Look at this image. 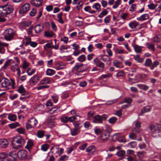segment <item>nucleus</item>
<instances>
[{"label": "nucleus", "instance_id": "nucleus-1", "mask_svg": "<svg viewBox=\"0 0 161 161\" xmlns=\"http://www.w3.org/2000/svg\"><path fill=\"white\" fill-rule=\"evenodd\" d=\"M13 7L8 4L0 7V22H5L6 21V19L4 18V17L7 14L13 12Z\"/></svg>", "mask_w": 161, "mask_h": 161}, {"label": "nucleus", "instance_id": "nucleus-2", "mask_svg": "<svg viewBox=\"0 0 161 161\" xmlns=\"http://www.w3.org/2000/svg\"><path fill=\"white\" fill-rule=\"evenodd\" d=\"M149 129L152 132V136L154 138L161 137V125L157 124L154 125L151 124Z\"/></svg>", "mask_w": 161, "mask_h": 161}, {"label": "nucleus", "instance_id": "nucleus-3", "mask_svg": "<svg viewBox=\"0 0 161 161\" xmlns=\"http://www.w3.org/2000/svg\"><path fill=\"white\" fill-rule=\"evenodd\" d=\"M25 143V141L24 138L21 136L14 137L12 141L13 147L16 149L22 147Z\"/></svg>", "mask_w": 161, "mask_h": 161}, {"label": "nucleus", "instance_id": "nucleus-4", "mask_svg": "<svg viewBox=\"0 0 161 161\" xmlns=\"http://www.w3.org/2000/svg\"><path fill=\"white\" fill-rule=\"evenodd\" d=\"M112 129L110 127H108L103 131V132L98 137L99 141L100 142L103 143L105 142L110 136Z\"/></svg>", "mask_w": 161, "mask_h": 161}, {"label": "nucleus", "instance_id": "nucleus-5", "mask_svg": "<svg viewBox=\"0 0 161 161\" xmlns=\"http://www.w3.org/2000/svg\"><path fill=\"white\" fill-rule=\"evenodd\" d=\"M15 34V31L11 28L6 30L3 33L5 39L7 41H10Z\"/></svg>", "mask_w": 161, "mask_h": 161}, {"label": "nucleus", "instance_id": "nucleus-6", "mask_svg": "<svg viewBox=\"0 0 161 161\" xmlns=\"http://www.w3.org/2000/svg\"><path fill=\"white\" fill-rule=\"evenodd\" d=\"M37 124V121L34 117L31 118L25 124V126L27 130H29L35 127Z\"/></svg>", "mask_w": 161, "mask_h": 161}, {"label": "nucleus", "instance_id": "nucleus-7", "mask_svg": "<svg viewBox=\"0 0 161 161\" xmlns=\"http://www.w3.org/2000/svg\"><path fill=\"white\" fill-rule=\"evenodd\" d=\"M1 82V85L2 87L7 88L11 85V82L9 80L0 76V82Z\"/></svg>", "mask_w": 161, "mask_h": 161}, {"label": "nucleus", "instance_id": "nucleus-8", "mask_svg": "<svg viewBox=\"0 0 161 161\" xmlns=\"http://www.w3.org/2000/svg\"><path fill=\"white\" fill-rule=\"evenodd\" d=\"M30 9V5L28 3H26L24 4L20 8L19 10V13L23 14L26 13Z\"/></svg>", "mask_w": 161, "mask_h": 161}, {"label": "nucleus", "instance_id": "nucleus-9", "mask_svg": "<svg viewBox=\"0 0 161 161\" xmlns=\"http://www.w3.org/2000/svg\"><path fill=\"white\" fill-rule=\"evenodd\" d=\"M40 77L36 75H34L30 80V82L32 86L36 85L39 81Z\"/></svg>", "mask_w": 161, "mask_h": 161}, {"label": "nucleus", "instance_id": "nucleus-10", "mask_svg": "<svg viewBox=\"0 0 161 161\" xmlns=\"http://www.w3.org/2000/svg\"><path fill=\"white\" fill-rule=\"evenodd\" d=\"M17 155L20 159H23L27 157V152L25 150H20L17 153Z\"/></svg>", "mask_w": 161, "mask_h": 161}, {"label": "nucleus", "instance_id": "nucleus-11", "mask_svg": "<svg viewBox=\"0 0 161 161\" xmlns=\"http://www.w3.org/2000/svg\"><path fill=\"white\" fill-rule=\"evenodd\" d=\"M83 65V64H82L77 63L74 67L73 69L74 71H76L78 72H83L84 71L82 68Z\"/></svg>", "mask_w": 161, "mask_h": 161}, {"label": "nucleus", "instance_id": "nucleus-12", "mask_svg": "<svg viewBox=\"0 0 161 161\" xmlns=\"http://www.w3.org/2000/svg\"><path fill=\"white\" fill-rule=\"evenodd\" d=\"M139 23L136 20L130 21L128 24L130 28L134 31L139 25Z\"/></svg>", "mask_w": 161, "mask_h": 161}, {"label": "nucleus", "instance_id": "nucleus-13", "mask_svg": "<svg viewBox=\"0 0 161 161\" xmlns=\"http://www.w3.org/2000/svg\"><path fill=\"white\" fill-rule=\"evenodd\" d=\"M8 144V142L6 139H2L0 140V147L2 148H6Z\"/></svg>", "mask_w": 161, "mask_h": 161}, {"label": "nucleus", "instance_id": "nucleus-14", "mask_svg": "<svg viewBox=\"0 0 161 161\" xmlns=\"http://www.w3.org/2000/svg\"><path fill=\"white\" fill-rule=\"evenodd\" d=\"M9 155L10 157V160L11 161H16L17 159V155L16 152L12 151L9 152Z\"/></svg>", "mask_w": 161, "mask_h": 161}, {"label": "nucleus", "instance_id": "nucleus-15", "mask_svg": "<svg viewBox=\"0 0 161 161\" xmlns=\"http://www.w3.org/2000/svg\"><path fill=\"white\" fill-rule=\"evenodd\" d=\"M92 122L95 123L101 124L103 123L101 116L98 115L95 116Z\"/></svg>", "mask_w": 161, "mask_h": 161}, {"label": "nucleus", "instance_id": "nucleus-16", "mask_svg": "<svg viewBox=\"0 0 161 161\" xmlns=\"http://www.w3.org/2000/svg\"><path fill=\"white\" fill-rule=\"evenodd\" d=\"M42 0H32L31 3L34 6L38 7L42 5Z\"/></svg>", "mask_w": 161, "mask_h": 161}, {"label": "nucleus", "instance_id": "nucleus-17", "mask_svg": "<svg viewBox=\"0 0 161 161\" xmlns=\"http://www.w3.org/2000/svg\"><path fill=\"white\" fill-rule=\"evenodd\" d=\"M43 26L40 24L37 25L34 27L35 32L36 33H39L42 31L43 29Z\"/></svg>", "mask_w": 161, "mask_h": 161}, {"label": "nucleus", "instance_id": "nucleus-18", "mask_svg": "<svg viewBox=\"0 0 161 161\" xmlns=\"http://www.w3.org/2000/svg\"><path fill=\"white\" fill-rule=\"evenodd\" d=\"M149 18V16L148 14H145L137 18L136 19L139 21H144L148 19Z\"/></svg>", "mask_w": 161, "mask_h": 161}, {"label": "nucleus", "instance_id": "nucleus-19", "mask_svg": "<svg viewBox=\"0 0 161 161\" xmlns=\"http://www.w3.org/2000/svg\"><path fill=\"white\" fill-rule=\"evenodd\" d=\"M71 134L72 136L78 135L80 132L79 128H73L70 130Z\"/></svg>", "mask_w": 161, "mask_h": 161}, {"label": "nucleus", "instance_id": "nucleus-20", "mask_svg": "<svg viewBox=\"0 0 161 161\" xmlns=\"http://www.w3.org/2000/svg\"><path fill=\"white\" fill-rule=\"evenodd\" d=\"M55 117L53 116H52L51 118L48 119V122L49 125L53 127L56 125V122L53 121Z\"/></svg>", "mask_w": 161, "mask_h": 161}, {"label": "nucleus", "instance_id": "nucleus-21", "mask_svg": "<svg viewBox=\"0 0 161 161\" xmlns=\"http://www.w3.org/2000/svg\"><path fill=\"white\" fill-rule=\"evenodd\" d=\"M147 47L149 49L152 51L153 52L155 51V45L153 43H146Z\"/></svg>", "mask_w": 161, "mask_h": 161}, {"label": "nucleus", "instance_id": "nucleus-22", "mask_svg": "<svg viewBox=\"0 0 161 161\" xmlns=\"http://www.w3.org/2000/svg\"><path fill=\"white\" fill-rule=\"evenodd\" d=\"M152 109V107L150 105L146 106L142 109L141 111L142 113L150 112Z\"/></svg>", "mask_w": 161, "mask_h": 161}, {"label": "nucleus", "instance_id": "nucleus-23", "mask_svg": "<svg viewBox=\"0 0 161 161\" xmlns=\"http://www.w3.org/2000/svg\"><path fill=\"white\" fill-rule=\"evenodd\" d=\"M132 46L135 50V52L136 53H140L142 51V47L138 45L134 44L132 45Z\"/></svg>", "mask_w": 161, "mask_h": 161}, {"label": "nucleus", "instance_id": "nucleus-24", "mask_svg": "<svg viewBox=\"0 0 161 161\" xmlns=\"http://www.w3.org/2000/svg\"><path fill=\"white\" fill-rule=\"evenodd\" d=\"M137 87H138L139 89H142L144 91H146L147 90L149 87L146 85L139 84L136 85Z\"/></svg>", "mask_w": 161, "mask_h": 161}, {"label": "nucleus", "instance_id": "nucleus-25", "mask_svg": "<svg viewBox=\"0 0 161 161\" xmlns=\"http://www.w3.org/2000/svg\"><path fill=\"white\" fill-rule=\"evenodd\" d=\"M50 78L48 77L44 78L40 82V85L49 84L50 83Z\"/></svg>", "mask_w": 161, "mask_h": 161}, {"label": "nucleus", "instance_id": "nucleus-26", "mask_svg": "<svg viewBox=\"0 0 161 161\" xmlns=\"http://www.w3.org/2000/svg\"><path fill=\"white\" fill-rule=\"evenodd\" d=\"M8 118L9 120L12 121H14L17 119V116L15 114H8Z\"/></svg>", "mask_w": 161, "mask_h": 161}, {"label": "nucleus", "instance_id": "nucleus-27", "mask_svg": "<svg viewBox=\"0 0 161 161\" xmlns=\"http://www.w3.org/2000/svg\"><path fill=\"white\" fill-rule=\"evenodd\" d=\"M62 15L63 13L62 12H60L57 15V17L58 19L57 21L58 22L61 24H63L64 23V21L62 18Z\"/></svg>", "mask_w": 161, "mask_h": 161}, {"label": "nucleus", "instance_id": "nucleus-28", "mask_svg": "<svg viewBox=\"0 0 161 161\" xmlns=\"http://www.w3.org/2000/svg\"><path fill=\"white\" fill-rule=\"evenodd\" d=\"M12 63H14V61L11 59H9L7 60L5 62L2 68L4 69H6L8 66L10 65Z\"/></svg>", "mask_w": 161, "mask_h": 161}, {"label": "nucleus", "instance_id": "nucleus-29", "mask_svg": "<svg viewBox=\"0 0 161 161\" xmlns=\"http://www.w3.org/2000/svg\"><path fill=\"white\" fill-rule=\"evenodd\" d=\"M152 61L151 59L147 58L145 60L144 65L146 67H149L150 68V67H151L152 66Z\"/></svg>", "mask_w": 161, "mask_h": 161}, {"label": "nucleus", "instance_id": "nucleus-30", "mask_svg": "<svg viewBox=\"0 0 161 161\" xmlns=\"http://www.w3.org/2000/svg\"><path fill=\"white\" fill-rule=\"evenodd\" d=\"M46 75L48 76H52L55 74L56 71L53 69H48L46 70Z\"/></svg>", "mask_w": 161, "mask_h": 161}, {"label": "nucleus", "instance_id": "nucleus-31", "mask_svg": "<svg viewBox=\"0 0 161 161\" xmlns=\"http://www.w3.org/2000/svg\"><path fill=\"white\" fill-rule=\"evenodd\" d=\"M114 51L116 54H121L127 53V52L123 49H119L118 48H115Z\"/></svg>", "mask_w": 161, "mask_h": 161}, {"label": "nucleus", "instance_id": "nucleus-32", "mask_svg": "<svg viewBox=\"0 0 161 161\" xmlns=\"http://www.w3.org/2000/svg\"><path fill=\"white\" fill-rule=\"evenodd\" d=\"M86 151L88 153H93L95 151L96 149L94 146L92 145L88 147L86 149Z\"/></svg>", "mask_w": 161, "mask_h": 161}, {"label": "nucleus", "instance_id": "nucleus-33", "mask_svg": "<svg viewBox=\"0 0 161 161\" xmlns=\"http://www.w3.org/2000/svg\"><path fill=\"white\" fill-rule=\"evenodd\" d=\"M54 35V33L52 31H48L44 32V35L47 37H52Z\"/></svg>", "mask_w": 161, "mask_h": 161}, {"label": "nucleus", "instance_id": "nucleus-34", "mask_svg": "<svg viewBox=\"0 0 161 161\" xmlns=\"http://www.w3.org/2000/svg\"><path fill=\"white\" fill-rule=\"evenodd\" d=\"M19 126L20 124L17 122L10 124L8 125L9 127L12 129H14L15 128Z\"/></svg>", "mask_w": 161, "mask_h": 161}, {"label": "nucleus", "instance_id": "nucleus-35", "mask_svg": "<svg viewBox=\"0 0 161 161\" xmlns=\"http://www.w3.org/2000/svg\"><path fill=\"white\" fill-rule=\"evenodd\" d=\"M101 5L98 3H96L93 4L92 7L93 8L95 9L97 11L99 12L101 10Z\"/></svg>", "mask_w": 161, "mask_h": 161}, {"label": "nucleus", "instance_id": "nucleus-36", "mask_svg": "<svg viewBox=\"0 0 161 161\" xmlns=\"http://www.w3.org/2000/svg\"><path fill=\"white\" fill-rule=\"evenodd\" d=\"M36 71V69L30 68L27 69V73L28 75L30 76L34 74Z\"/></svg>", "mask_w": 161, "mask_h": 161}, {"label": "nucleus", "instance_id": "nucleus-37", "mask_svg": "<svg viewBox=\"0 0 161 161\" xmlns=\"http://www.w3.org/2000/svg\"><path fill=\"white\" fill-rule=\"evenodd\" d=\"M108 14V11L106 9H104L101 13L98 15V17L102 18L104 16H105Z\"/></svg>", "mask_w": 161, "mask_h": 161}, {"label": "nucleus", "instance_id": "nucleus-38", "mask_svg": "<svg viewBox=\"0 0 161 161\" xmlns=\"http://www.w3.org/2000/svg\"><path fill=\"white\" fill-rule=\"evenodd\" d=\"M140 55H134V58L136 61H137L140 63H142L143 62V59L142 58H140Z\"/></svg>", "mask_w": 161, "mask_h": 161}, {"label": "nucleus", "instance_id": "nucleus-39", "mask_svg": "<svg viewBox=\"0 0 161 161\" xmlns=\"http://www.w3.org/2000/svg\"><path fill=\"white\" fill-rule=\"evenodd\" d=\"M112 75L111 73H108L105 75H102L99 78L100 80H103V79L106 78L108 77H111L112 76Z\"/></svg>", "mask_w": 161, "mask_h": 161}, {"label": "nucleus", "instance_id": "nucleus-40", "mask_svg": "<svg viewBox=\"0 0 161 161\" xmlns=\"http://www.w3.org/2000/svg\"><path fill=\"white\" fill-rule=\"evenodd\" d=\"M33 146V143L32 141L31 140H29L27 142V145L26 148L28 149H30Z\"/></svg>", "mask_w": 161, "mask_h": 161}, {"label": "nucleus", "instance_id": "nucleus-41", "mask_svg": "<svg viewBox=\"0 0 161 161\" xmlns=\"http://www.w3.org/2000/svg\"><path fill=\"white\" fill-rule=\"evenodd\" d=\"M59 108L58 107H54L49 110L47 112L49 114H53L56 113L57 111H58Z\"/></svg>", "mask_w": 161, "mask_h": 161}, {"label": "nucleus", "instance_id": "nucleus-42", "mask_svg": "<svg viewBox=\"0 0 161 161\" xmlns=\"http://www.w3.org/2000/svg\"><path fill=\"white\" fill-rule=\"evenodd\" d=\"M153 41L155 42H159L161 40V35H158L153 38Z\"/></svg>", "mask_w": 161, "mask_h": 161}, {"label": "nucleus", "instance_id": "nucleus-43", "mask_svg": "<svg viewBox=\"0 0 161 161\" xmlns=\"http://www.w3.org/2000/svg\"><path fill=\"white\" fill-rule=\"evenodd\" d=\"M44 135V131L42 130H39L37 131V136L38 137L42 138Z\"/></svg>", "mask_w": 161, "mask_h": 161}, {"label": "nucleus", "instance_id": "nucleus-44", "mask_svg": "<svg viewBox=\"0 0 161 161\" xmlns=\"http://www.w3.org/2000/svg\"><path fill=\"white\" fill-rule=\"evenodd\" d=\"M49 147V145L47 144L42 145L41 147V149L42 151L45 152L47 151Z\"/></svg>", "mask_w": 161, "mask_h": 161}, {"label": "nucleus", "instance_id": "nucleus-45", "mask_svg": "<svg viewBox=\"0 0 161 161\" xmlns=\"http://www.w3.org/2000/svg\"><path fill=\"white\" fill-rule=\"evenodd\" d=\"M104 130H102L100 129L96 128L94 130V132L97 135H100Z\"/></svg>", "mask_w": 161, "mask_h": 161}, {"label": "nucleus", "instance_id": "nucleus-46", "mask_svg": "<svg viewBox=\"0 0 161 161\" xmlns=\"http://www.w3.org/2000/svg\"><path fill=\"white\" fill-rule=\"evenodd\" d=\"M86 59V57L84 55H82L80 56L78 58V60L80 62H84Z\"/></svg>", "mask_w": 161, "mask_h": 161}, {"label": "nucleus", "instance_id": "nucleus-47", "mask_svg": "<svg viewBox=\"0 0 161 161\" xmlns=\"http://www.w3.org/2000/svg\"><path fill=\"white\" fill-rule=\"evenodd\" d=\"M52 153L56 154L58 153L59 147H58L54 146L51 148Z\"/></svg>", "mask_w": 161, "mask_h": 161}, {"label": "nucleus", "instance_id": "nucleus-48", "mask_svg": "<svg viewBox=\"0 0 161 161\" xmlns=\"http://www.w3.org/2000/svg\"><path fill=\"white\" fill-rule=\"evenodd\" d=\"M121 0H117L114 2V4L113 6V8L115 9L117 8L118 6L121 4Z\"/></svg>", "mask_w": 161, "mask_h": 161}, {"label": "nucleus", "instance_id": "nucleus-49", "mask_svg": "<svg viewBox=\"0 0 161 161\" xmlns=\"http://www.w3.org/2000/svg\"><path fill=\"white\" fill-rule=\"evenodd\" d=\"M17 91L20 93H23L25 92V90L23 86H20L19 87Z\"/></svg>", "mask_w": 161, "mask_h": 161}, {"label": "nucleus", "instance_id": "nucleus-50", "mask_svg": "<svg viewBox=\"0 0 161 161\" xmlns=\"http://www.w3.org/2000/svg\"><path fill=\"white\" fill-rule=\"evenodd\" d=\"M136 145V143L135 142H132L129 143L128 144V147L130 148H134Z\"/></svg>", "mask_w": 161, "mask_h": 161}, {"label": "nucleus", "instance_id": "nucleus-51", "mask_svg": "<svg viewBox=\"0 0 161 161\" xmlns=\"http://www.w3.org/2000/svg\"><path fill=\"white\" fill-rule=\"evenodd\" d=\"M16 130L19 134H25V129L22 127L17 128Z\"/></svg>", "mask_w": 161, "mask_h": 161}, {"label": "nucleus", "instance_id": "nucleus-52", "mask_svg": "<svg viewBox=\"0 0 161 161\" xmlns=\"http://www.w3.org/2000/svg\"><path fill=\"white\" fill-rule=\"evenodd\" d=\"M129 137L131 139L135 140L136 137V134L134 132H133L130 134L129 135Z\"/></svg>", "mask_w": 161, "mask_h": 161}, {"label": "nucleus", "instance_id": "nucleus-53", "mask_svg": "<svg viewBox=\"0 0 161 161\" xmlns=\"http://www.w3.org/2000/svg\"><path fill=\"white\" fill-rule=\"evenodd\" d=\"M159 64V62L157 61H155L153 62L151 67H150V69L153 70L154 67H156Z\"/></svg>", "mask_w": 161, "mask_h": 161}, {"label": "nucleus", "instance_id": "nucleus-54", "mask_svg": "<svg viewBox=\"0 0 161 161\" xmlns=\"http://www.w3.org/2000/svg\"><path fill=\"white\" fill-rule=\"evenodd\" d=\"M36 13V9L35 8H33L30 13V15L31 16H35Z\"/></svg>", "mask_w": 161, "mask_h": 161}, {"label": "nucleus", "instance_id": "nucleus-55", "mask_svg": "<svg viewBox=\"0 0 161 161\" xmlns=\"http://www.w3.org/2000/svg\"><path fill=\"white\" fill-rule=\"evenodd\" d=\"M101 60L104 61H106L107 60H109V62H110V59L109 58H108V56L107 55H105L103 56L101 58Z\"/></svg>", "mask_w": 161, "mask_h": 161}, {"label": "nucleus", "instance_id": "nucleus-56", "mask_svg": "<svg viewBox=\"0 0 161 161\" xmlns=\"http://www.w3.org/2000/svg\"><path fill=\"white\" fill-rule=\"evenodd\" d=\"M125 153V152L124 150H120L117 153L116 155L119 157H122L124 156Z\"/></svg>", "mask_w": 161, "mask_h": 161}, {"label": "nucleus", "instance_id": "nucleus-57", "mask_svg": "<svg viewBox=\"0 0 161 161\" xmlns=\"http://www.w3.org/2000/svg\"><path fill=\"white\" fill-rule=\"evenodd\" d=\"M117 120V118L116 117H113L109 119L108 122L110 124H113Z\"/></svg>", "mask_w": 161, "mask_h": 161}, {"label": "nucleus", "instance_id": "nucleus-58", "mask_svg": "<svg viewBox=\"0 0 161 161\" xmlns=\"http://www.w3.org/2000/svg\"><path fill=\"white\" fill-rule=\"evenodd\" d=\"M19 68L17 64H15L12 65L11 67V69L13 72H15V70H18V69Z\"/></svg>", "mask_w": 161, "mask_h": 161}, {"label": "nucleus", "instance_id": "nucleus-59", "mask_svg": "<svg viewBox=\"0 0 161 161\" xmlns=\"http://www.w3.org/2000/svg\"><path fill=\"white\" fill-rule=\"evenodd\" d=\"M136 4H132L131 7L130 8L129 11L132 12H134L135 11L136 8Z\"/></svg>", "mask_w": 161, "mask_h": 161}, {"label": "nucleus", "instance_id": "nucleus-60", "mask_svg": "<svg viewBox=\"0 0 161 161\" xmlns=\"http://www.w3.org/2000/svg\"><path fill=\"white\" fill-rule=\"evenodd\" d=\"M114 65L115 66L116 68H119L120 67V62H118L117 60H115L113 62Z\"/></svg>", "mask_w": 161, "mask_h": 161}, {"label": "nucleus", "instance_id": "nucleus-61", "mask_svg": "<svg viewBox=\"0 0 161 161\" xmlns=\"http://www.w3.org/2000/svg\"><path fill=\"white\" fill-rule=\"evenodd\" d=\"M51 25L53 30L55 31H56L57 30V28L54 22H51Z\"/></svg>", "mask_w": 161, "mask_h": 161}, {"label": "nucleus", "instance_id": "nucleus-62", "mask_svg": "<svg viewBox=\"0 0 161 161\" xmlns=\"http://www.w3.org/2000/svg\"><path fill=\"white\" fill-rule=\"evenodd\" d=\"M125 76V73L123 71H121L118 72L116 75V76L117 77H123Z\"/></svg>", "mask_w": 161, "mask_h": 161}, {"label": "nucleus", "instance_id": "nucleus-63", "mask_svg": "<svg viewBox=\"0 0 161 161\" xmlns=\"http://www.w3.org/2000/svg\"><path fill=\"white\" fill-rule=\"evenodd\" d=\"M52 46L50 43H47L44 46V49L46 51H47V48H52Z\"/></svg>", "mask_w": 161, "mask_h": 161}, {"label": "nucleus", "instance_id": "nucleus-64", "mask_svg": "<svg viewBox=\"0 0 161 161\" xmlns=\"http://www.w3.org/2000/svg\"><path fill=\"white\" fill-rule=\"evenodd\" d=\"M120 18L124 20H125L128 17V14L126 13H122L120 16Z\"/></svg>", "mask_w": 161, "mask_h": 161}]
</instances>
